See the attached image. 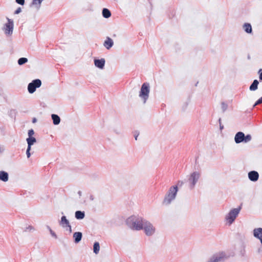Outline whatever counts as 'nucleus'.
I'll list each match as a JSON object with an SVG mask.
<instances>
[{
	"label": "nucleus",
	"instance_id": "f257e3e1",
	"mask_svg": "<svg viewBox=\"0 0 262 262\" xmlns=\"http://www.w3.org/2000/svg\"><path fill=\"white\" fill-rule=\"evenodd\" d=\"M126 224L133 230H140L143 229V221L141 219H137L135 216H132L126 220Z\"/></svg>",
	"mask_w": 262,
	"mask_h": 262
},
{
	"label": "nucleus",
	"instance_id": "f03ea898",
	"mask_svg": "<svg viewBox=\"0 0 262 262\" xmlns=\"http://www.w3.org/2000/svg\"><path fill=\"white\" fill-rule=\"evenodd\" d=\"M149 93V84L147 83H144L141 88V90L139 94V96L144 99V102L145 103L146 100L148 98V94Z\"/></svg>",
	"mask_w": 262,
	"mask_h": 262
},
{
	"label": "nucleus",
	"instance_id": "7ed1b4c3",
	"mask_svg": "<svg viewBox=\"0 0 262 262\" xmlns=\"http://www.w3.org/2000/svg\"><path fill=\"white\" fill-rule=\"evenodd\" d=\"M177 191L178 188L177 186L170 187L168 193L164 200V202L167 204L170 203L175 198Z\"/></svg>",
	"mask_w": 262,
	"mask_h": 262
},
{
	"label": "nucleus",
	"instance_id": "20e7f679",
	"mask_svg": "<svg viewBox=\"0 0 262 262\" xmlns=\"http://www.w3.org/2000/svg\"><path fill=\"white\" fill-rule=\"evenodd\" d=\"M240 209V207L239 208L233 209L231 210L228 213V216L226 217V220L229 224H231L235 220L238 214L239 213Z\"/></svg>",
	"mask_w": 262,
	"mask_h": 262
},
{
	"label": "nucleus",
	"instance_id": "39448f33",
	"mask_svg": "<svg viewBox=\"0 0 262 262\" xmlns=\"http://www.w3.org/2000/svg\"><path fill=\"white\" fill-rule=\"evenodd\" d=\"M41 81L40 80L37 79L32 81L30 83L28 86V90L30 93H34L36 88H39L41 86Z\"/></svg>",
	"mask_w": 262,
	"mask_h": 262
},
{
	"label": "nucleus",
	"instance_id": "423d86ee",
	"mask_svg": "<svg viewBox=\"0 0 262 262\" xmlns=\"http://www.w3.org/2000/svg\"><path fill=\"white\" fill-rule=\"evenodd\" d=\"M200 177V173L199 172L195 171L190 174L189 181L190 183V187L192 188H194Z\"/></svg>",
	"mask_w": 262,
	"mask_h": 262
},
{
	"label": "nucleus",
	"instance_id": "0eeeda50",
	"mask_svg": "<svg viewBox=\"0 0 262 262\" xmlns=\"http://www.w3.org/2000/svg\"><path fill=\"white\" fill-rule=\"evenodd\" d=\"M145 232L147 235H152L155 231V228L153 227L152 225L149 223H144V226L143 227Z\"/></svg>",
	"mask_w": 262,
	"mask_h": 262
},
{
	"label": "nucleus",
	"instance_id": "6e6552de",
	"mask_svg": "<svg viewBox=\"0 0 262 262\" xmlns=\"http://www.w3.org/2000/svg\"><path fill=\"white\" fill-rule=\"evenodd\" d=\"M8 23L5 26V32L6 34H11L13 29V22L9 18H7Z\"/></svg>",
	"mask_w": 262,
	"mask_h": 262
},
{
	"label": "nucleus",
	"instance_id": "1a4fd4ad",
	"mask_svg": "<svg viewBox=\"0 0 262 262\" xmlns=\"http://www.w3.org/2000/svg\"><path fill=\"white\" fill-rule=\"evenodd\" d=\"M235 141L236 143H239L244 140V134L243 132H238L235 136Z\"/></svg>",
	"mask_w": 262,
	"mask_h": 262
},
{
	"label": "nucleus",
	"instance_id": "9d476101",
	"mask_svg": "<svg viewBox=\"0 0 262 262\" xmlns=\"http://www.w3.org/2000/svg\"><path fill=\"white\" fill-rule=\"evenodd\" d=\"M249 179L252 181H256L259 177V174L255 171H252L248 173Z\"/></svg>",
	"mask_w": 262,
	"mask_h": 262
},
{
	"label": "nucleus",
	"instance_id": "9b49d317",
	"mask_svg": "<svg viewBox=\"0 0 262 262\" xmlns=\"http://www.w3.org/2000/svg\"><path fill=\"white\" fill-rule=\"evenodd\" d=\"M60 224L63 227H69L70 231H72L71 226H70L68 220L66 219V217L65 216H62L61 217Z\"/></svg>",
	"mask_w": 262,
	"mask_h": 262
},
{
	"label": "nucleus",
	"instance_id": "f8f14e48",
	"mask_svg": "<svg viewBox=\"0 0 262 262\" xmlns=\"http://www.w3.org/2000/svg\"><path fill=\"white\" fill-rule=\"evenodd\" d=\"M114 45L113 40L109 37H107L104 41L103 45L107 49H110Z\"/></svg>",
	"mask_w": 262,
	"mask_h": 262
},
{
	"label": "nucleus",
	"instance_id": "ddd939ff",
	"mask_svg": "<svg viewBox=\"0 0 262 262\" xmlns=\"http://www.w3.org/2000/svg\"><path fill=\"white\" fill-rule=\"evenodd\" d=\"M95 65L100 68V69H103L104 67V64H105V60L104 59H96L94 61Z\"/></svg>",
	"mask_w": 262,
	"mask_h": 262
},
{
	"label": "nucleus",
	"instance_id": "4468645a",
	"mask_svg": "<svg viewBox=\"0 0 262 262\" xmlns=\"http://www.w3.org/2000/svg\"><path fill=\"white\" fill-rule=\"evenodd\" d=\"M0 180L4 182H7L8 180V173L5 171H0Z\"/></svg>",
	"mask_w": 262,
	"mask_h": 262
},
{
	"label": "nucleus",
	"instance_id": "2eb2a0df",
	"mask_svg": "<svg viewBox=\"0 0 262 262\" xmlns=\"http://www.w3.org/2000/svg\"><path fill=\"white\" fill-rule=\"evenodd\" d=\"M73 237L74 238L75 242L77 243L81 239L82 233L80 232H75L73 234Z\"/></svg>",
	"mask_w": 262,
	"mask_h": 262
},
{
	"label": "nucleus",
	"instance_id": "dca6fc26",
	"mask_svg": "<svg viewBox=\"0 0 262 262\" xmlns=\"http://www.w3.org/2000/svg\"><path fill=\"white\" fill-rule=\"evenodd\" d=\"M51 117H52V119L53 120L54 124L58 125L59 124V123L60 122V117L58 115H55V114H52Z\"/></svg>",
	"mask_w": 262,
	"mask_h": 262
},
{
	"label": "nucleus",
	"instance_id": "f3484780",
	"mask_svg": "<svg viewBox=\"0 0 262 262\" xmlns=\"http://www.w3.org/2000/svg\"><path fill=\"white\" fill-rule=\"evenodd\" d=\"M243 28L244 30L248 33H251L252 32V27L251 25L249 23H245Z\"/></svg>",
	"mask_w": 262,
	"mask_h": 262
},
{
	"label": "nucleus",
	"instance_id": "a211bd4d",
	"mask_svg": "<svg viewBox=\"0 0 262 262\" xmlns=\"http://www.w3.org/2000/svg\"><path fill=\"white\" fill-rule=\"evenodd\" d=\"M259 82L257 80H254L252 83V84L250 86V90L251 91H255L257 89L258 85Z\"/></svg>",
	"mask_w": 262,
	"mask_h": 262
},
{
	"label": "nucleus",
	"instance_id": "6ab92c4d",
	"mask_svg": "<svg viewBox=\"0 0 262 262\" xmlns=\"http://www.w3.org/2000/svg\"><path fill=\"white\" fill-rule=\"evenodd\" d=\"M102 15L104 17L107 18L111 16V13L108 9L104 8L102 10Z\"/></svg>",
	"mask_w": 262,
	"mask_h": 262
},
{
	"label": "nucleus",
	"instance_id": "aec40b11",
	"mask_svg": "<svg viewBox=\"0 0 262 262\" xmlns=\"http://www.w3.org/2000/svg\"><path fill=\"white\" fill-rule=\"evenodd\" d=\"M75 217L77 219H78V220L83 219L84 217V212H82L81 211H77L75 212Z\"/></svg>",
	"mask_w": 262,
	"mask_h": 262
},
{
	"label": "nucleus",
	"instance_id": "412c9836",
	"mask_svg": "<svg viewBox=\"0 0 262 262\" xmlns=\"http://www.w3.org/2000/svg\"><path fill=\"white\" fill-rule=\"evenodd\" d=\"M28 147H31V145L36 142V139L34 137H29L27 139Z\"/></svg>",
	"mask_w": 262,
	"mask_h": 262
},
{
	"label": "nucleus",
	"instance_id": "4be33fe9",
	"mask_svg": "<svg viewBox=\"0 0 262 262\" xmlns=\"http://www.w3.org/2000/svg\"><path fill=\"white\" fill-rule=\"evenodd\" d=\"M100 250L99 244L98 242H95L94 244L93 250L95 254L98 253Z\"/></svg>",
	"mask_w": 262,
	"mask_h": 262
},
{
	"label": "nucleus",
	"instance_id": "5701e85b",
	"mask_svg": "<svg viewBox=\"0 0 262 262\" xmlns=\"http://www.w3.org/2000/svg\"><path fill=\"white\" fill-rule=\"evenodd\" d=\"M28 61V59L27 58H24V57H22V58H20L18 59V63L19 64V65H22L24 63H25L26 62H27Z\"/></svg>",
	"mask_w": 262,
	"mask_h": 262
},
{
	"label": "nucleus",
	"instance_id": "b1692460",
	"mask_svg": "<svg viewBox=\"0 0 262 262\" xmlns=\"http://www.w3.org/2000/svg\"><path fill=\"white\" fill-rule=\"evenodd\" d=\"M251 140V136L250 135H248L246 136H244V140L245 142H248Z\"/></svg>",
	"mask_w": 262,
	"mask_h": 262
},
{
	"label": "nucleus",
	"instance_id": "393cba45",
	"mask_svg": "<svg viewBox=\"0 0 262 262\" xmlns=\"http://www.w3.org/2000/svg\"><path fill=\"white\" fill-rule=\"evenodd\" d=\"M43 0H33L32 4L34 5L39 6Z\"/></svg>",
	"mask_w": 262,
	"mask_h": 262
},
{
	"label": "nucleus",
	"instance_id": "a878e982",
	"mask_svg": "<svg viewBox=\"0 0 262 262\" xmlns=\"http://www.w3.org/2000/svg\"><path fill=\"white\" fill-rule=\"evenodd\" d=\"M224 257L223 255L220 256H216L215 258H214V259L211 261V262H218L219 260H220L222 258H223Z\"/></svg>",
	"mask_w": 262,
	"mask_h": 262
},
{
	"label": "nucleus",
	"instance_id": "bb28decb",
	"mask_svg": "<svg viewBox=\"0 0 262 262\" xmlns=\"http://www.w3.org/2000/svg\"><path fill=\"white\" fill-rule=\"evenodd\" d=\"M34 132L32 129L29 130L28 135H29V137H32V136L34 135Z\"/></svg>",
	"mask_w": 262,
	"mask_h": 262
},
{
	"label": "nucleus",
	"instance_id": "cd10ccee",
	"mask_svg": "<svg viewBox=\"0 0 262 262\" xmlns=\"http://www.w3.org/2000/svg\"><path fill=\"white\" fill-rule=\"evenodd\" d=\"M222 108L223 111H225L227 108V105L224 102L222 103Z\"/></svg>",
	"mask_w": 262,
	"mask_h": 262
},
{
	"label": "nucleus",
	"instance_id": "c85d7f7f",
	"mask_svg": "<svg viewBox=\"0 0 262 262\" xmlns=\"http://www.w3.org/2000/svg\"><path fill=\"white\" fill-rule=\"evenodd\" d=\"M30 150H31V147H28L27 151H26V154L27 155V157L28 158L30 157V155H31L30 152Z\"/></svg>",
	"mask_w": 262,
	"mask_h": 262
},
{
	"label": "nucleus",
	"instance_id": "c756f323",
	"mask_svg": "<svg viewBox=\"0 0 262 262\" xmlns=\"http://www.w3.org/2000/svg\"><path fill=\"white\" fill-rule=\"evenodd\" d=\"M262 103V97L259 98L255 103L254 106H256Z\"/></svg>",
	"mask_w": 262,
	"mask_h": 262
},
{
	"label": "nucleus",
	"instance_id": "7c9ffc66",
	"mask_svg": "<svg viewBox=\"0 0 262 262\" xmlns=\"http://www.w3.org/2000/svg\"><path fill=\"white\" fill-rule=\"evenodd\" d=\"M16 2L18 4L23 5L25 3V0H16Z\"/></svg>",
	"mask_w": 262,
	"mask_h": 262
},
{
	"label": "nucleus",
	"instance_id": "2f4dec72",
	"mask_svg": "<svg viewBox=\"0 0 262 262\" xmlns=\"http://www.w3.org/2000/svg\"><path fill=\"white\" fill-rule=\"evenodd\" d=\"M21 11V8H18L15 11V14H18L19 13H20Z\"/></svg>",
	"mask_w": 262,
	"mask_h": 262
},
{
	"label": "nucleus",
	"instance_id": "473e14b6",
	"mask_svg": "<svg viewBox=\"0 0 262 262\" xmlns=\"http://www.w3.org/2000/svg\"><path fill=\"white\" fill-rule=\"evenodd\" d=\"M183 184H184V182L182 181H179L178 183V185L180 186H182Z\"/></svg>",
	"mask_w": 262,
	"mask_h": 262
},
{
	"label": "nucleus",
	"instance_id": "72a5a7b5",
	"mask_svg": "<svg viewBox=\"0 0 262 262\" xmlns=\"http://www.w3.org/2000/svg\"><path fill=\"white\" fill-rule=\"evenodd\" d=\"M259 78L260 80H262V72L259 74Z\"/></svg>",
	"mask_w": 262,
	"mask_h": 262
},
{
	"label": "nucleus",
	"instance_id": "f704fd0d",
	"mask_svg": "<svg viewBox=\"0 0 262 262\" xmlns=\"http://www.w3.org/2000/svg\"><path fill=\"white\" fill-rule=\"evenodd\" d=\"M138 135H139V134H135V138L136 140H137V137H138Z\"/></svg>",
	"mask_w": 262,
	"mask_h": 262
},
{
	"label": "nucleus",
	"instance_id": "c9c22d12",
	"mask_svg": "<svg viewBox=\"0 0 262 262\" xmlns=\"http://www.w3.org/2000/svg\"><path fill=\"white\" fill-rule=\"evenodd\" d=\"M36 122V118H33V120H32V122L34 123H35Z\"/></svg>",
	"mask_w": 262,
	"mask_h": 262
}]
</instances>
